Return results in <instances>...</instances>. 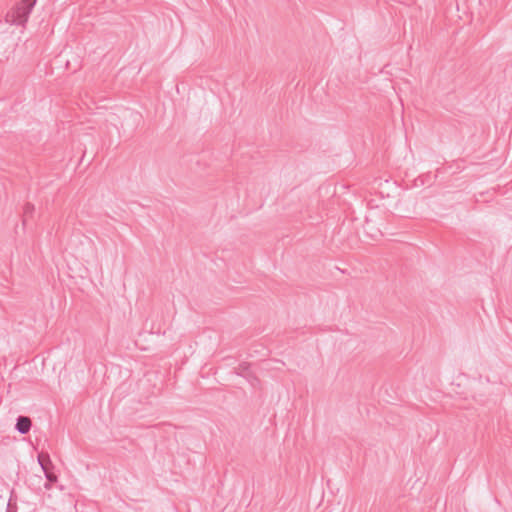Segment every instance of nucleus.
I'll list each match as a JSON object with an SVG mask.
<instances>
[{
    "label": "nucleus",
    "mask_w": 512,
    "mask_h": 512,
    "mask_svg": "<svg viewBox=\"0 0 512 512\" xmlns=\"http://www.w3.org/2000/svg\"><path fill=\"white\" fill-rule=\"evenodd\" d=\"M36 3V0H21L7 12L5 20L11 25L23 26L28 21L29 15Z\"/></svg>",
    "instance_id": "1"
},
{
    "label": "nucleus",
    "mask_w": 512,
    "mask_h": 512,
    "mask_svg": "<svg viewBox=\"0 0 512 512\" xmlns=\"http://www.w3.org/2000/svg\"><path fill=\"white\" fill-rule=\"evenodd\" d=\"M249 369H250V365H249L248 363H241V364L237 367V369H236V373H237V375H239V376H242V377L246 378V376H247L248 374H251V372H250V370H249Z\"/></svg>",
    "instance_id": "4"
},
{
    "label": "nucleus",
    "mask_w": 512,
    "mask_h": 512,
    "mask_svg": "<svg viewBox=\"0 0 512 512\" xmlns=\"http://www.w3.org/2000/svg\"><path fill=\"white\" fill-rule=\"evenodd\" d=\"M38 463L41 466V468L44 472L45 478L47 480L46 483L44 484V488L46 490H49V489H51L52 484L57 482V479H58L56 474L49 471L48 465H52L49 455L40 453L38 455Z\"/></svg>",
    "instance_id": "2"
},
{
    "label": "nucleus",
    "mask_w": 512,
    "mask_h": 512,
    "mask_svg": "<svg viewBox=\"0 0 512 512\" xmlns=\"http://www.w3.org/2000/svg\"><path fill=\"white\" fill-rule=\"evenodd\" d=\"M32 426L31 419L27 416H19L16 420L15 429L20 434H27Z\"/></svg>",
    "instance_id": "3"
},
{
    "label": "nucleus",
    "mask_w": 512,
    "mask_h": 512,
    "mask_svg": "<svg viewBox=\"0 0 512 512\" xmlns=\"http://www.w3.org/2000/svg\"><path fill=\"white\" fill-rule=\"evenodd\" d=\"M34 211V206L30 203H27L25 206H24V216L27 217L28 215L32 214ZM23 224L25 225L26 224V218H24L23 220Z\"/></svg>",
    "instance_id": "5"
},
{
    "label": "nucleus",
    "mask_w": 512,
    "mask_h": 512,
    "mask_svg": "<svg viewBox=\"0 0 512 512\" xmlns=\"http://www.w3.org/2000/svg\"><path fill=\"white\" fill-rule=\"evenodd\" d=\"M245 379L249 382V384L252 387H256L259 383L258 378L255 375H253L252 373L248 374Z\"/></svg>",
    "instance_id": "6"
}]
</instances>
